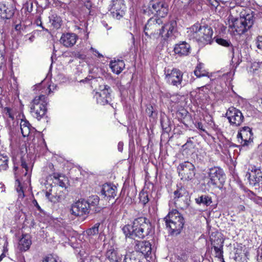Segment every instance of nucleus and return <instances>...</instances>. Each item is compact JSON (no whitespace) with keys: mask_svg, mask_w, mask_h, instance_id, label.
Instances as JSON below:
<instances>
[{"mask_svg":"<svg viewBox=\"0 0 262 262\" xmlns=\"http://www.w3.org/2000/svg\"><path fill=\"white\" fill-rule=\"evenodd\" d=\"M194 74L197 77L200 78L204 76H208L209 73L205 70L204 64L199 63L194 71Z\"/></svg>","mask_w":262,"mask_h":262,"instance_id":"29","label":"nucleus"},{"mask_svg":"<svg viewBox=\"0 0 262 262\" xmlns=\"http://www.w3.org/2000/svg\"><path fill=\"white\" fill-rule=\"evenodd\" d=\"M99 198L96 195H92L86 200L88 209L92 213H98L101 210V207L99 206Z\"/></svg>","mask_w":262,"mask_h":262,"instance_id":"19","label":"nucleus"},{"mask_svg":"<svg viewBox=\"0 0 262 262\" xmlns=\"http://www.w3.org/2000/svg\"><path fill=\"white\" fill-rule=\"evenodd\" d=\"M123 148V143L119 142L118 144V149L119 151L122 152Z\"/></svg>","mask_w":262,"mask_h":262,"instance_id":"48","label":"nucleus"},{"mask_svg":"<svg viewBox=\"0 0 262 262\" xmlns=\"http://www.w3.org/2000/svg\"><path fill=\"white\" fill-rule=\"evenodd\" d=\"M34 206L37 208V210L40 211V212L42 211V209H41L40 207L39 206V205H38V204L37 203L36 200H34L33 202Z\"/></svg>","mask_w":262,"mask_h":262,"instance_id":"49","label":"nucleus"},{"mask_svg":"<svg viewBox=\"0 0 262 262\" xmlns=\"http://www.w3.org/2000/svg\"><path fill=\"white\" fill-rule=\"evenodd\" d=\"M101 194L104 198L114 199L117 194V187L111 184L105 183L102 185Z\"/></svg>","mask_w":262,"mask_h":262,"instance_id":"20","label":"nucleus"},{"mask_svg":"<svg viewBox=\"0 0 262 262\" xmlns=\"http://www.w3.org/2000/svg\"><path fill=\"white\" fill-rule=\"evenodd\" d=\"M21 29V26L20 24H17L15 26V29L16 31H20Z\"/></svg>","mask_w":262,"mask_h":262,"instance_id":"53","label":"nucleus"},{"mask_svg":"<svg viewBox=\"0 0 262 262\" xmlns=\"http://www.w3.org/2000/svg\"><path fill=\"white\" fill-rule=\"evenodd\" d=\"M5 257V254L4 253H2L0 255V262L2 260V259Z\"/></svg>","mask_w":262,"mask_h":262,"instance_id":"56","label":"nucleus"},{"mask_svg":"<svg viewBox=\"0 0 262 262\" xmlns=\"http://www.w3.org/2000/svg\"><path fill=\"white\" fill-rule=\"evenodd\" d=\"M211 244L212 247L215 246H224V241L219 237H217L214 239H211Z\"/></svg>","mask_w":262,"mask_h":262,"instance_id":"40","label":"nucleus"},{"mask_svg":"<svg viewBox=\"0 0 262 262\" xmlns=\"http://www.w3.org/2000/svg\"><path fill=\"white\" fill-rule=\"evenodd\" d=\"M53 178L55 180L57 181V183L58 184V185L61 187H66V183L63 180H61L60 178L61 177V175L59 173H54Z\"/></svg>","mask_w":262,"mask_h":262,"instance_id":"38","label":"nucleus"},{"mask_svg":"<svg viewBox=\"0 0 262 262\" xmlns=\"http://www.w3.org/2000/svg\"><path fill=\"white\" fill-rule=\"evenodd\" d=\"M77 38V36L75 34L68 33L62 34L60 41L64 47H71L76 43Z\"/></svg>","mask_w":262,"mask_h":262,"instance_id":"21","label":"nucleus"},{"mask_svg":"<svg viewBox=\"0 0 262 262\" xmlns=\"http://www.w3.org/2000/svg\"><path fill=\"white\" fill-rule=\"evenodd\" d=\"M165 79L167 83L174 86L181 85L182 83L183 73L179 69H173L167 72L165 71Z\"/></svg>","mask_w":262,"mask_h":262,"instance_id":"11","label":"nucleus"},{"mask_svg":"<svg viewBox=\"0 0 262 262\" xmlns=\"http://www.w3.org/2000/svg\"><path fill=\"white\" fill-rule=\"evenodd\" d=\"M102 24L106 28L107 27V24L105 21H102Z\"/></svg>","mask_w":262,"mask_h":262,"instance_id":"61","label":"nucleus"},{"mask_svg":"<svg viewBox=\"0 0 262 262\" xmlns=\"http://www.w3.org/2000/svg\"><path fill=\"white\" fill-rule=\"evenodd\" d=\"M251 173H247L248 176L249 184L251 185L255 186L262 184V172L260 168H256L255 166L251 167Z\"/></svg>","mask_w":262,"mask_h":262,"instance_id":"16","label":"nucleus"},{"mask_svg":"<svg viewBox=\"0 0 262 262\" xmlns=\"http://www.w3.org/2000/svg\"><path fill=\"white\" fill-rule=\"evenodd\" d=\"M103 87L102 90L96 93L95 95L97 103L102 105L108 104L111 100L110 87L106 85H104Z\"/></svg>","mask_w":262,"mask_h":262,"instance_id":"15","label":"nucleus"},{"mask_svg":"<svg viewBox=\"0 0 262 262\" xmlns=\"http://www.w3.org/2000/svg\"><path fill=\"white\" fill-rule=\"evenodd\" d=\"M100 226V223H97L95 224L93 227L91 228H90L86 231V233L89 235H94L98 233L99 232V227Z\"/></svg>","mask_w":262,"mask_h":262,"instance_id":"35","label":"nucleus"},{"mask_svg":"<svg viewBox=\"0 0 262 262\" xmlns=\"http://www.w3.org/2000/svg\"><path fill=\"white\" fill-rule=\"evenodd\" d=\"M240 210H244L245 209V207L243 205H241L239 207Z\"/></svg>","mask_w":262,"mask_h":262,"instance_id":"60","label":"nucleus"},{"mask_svg":"<svg viewBox=\"0 0 262 262\" xmlns=\"http://www.w3.org/2000/svg\"><path fill=\"white\" fill-rule=\"evenodd\" d=\"M122 230L126 237L144 238L151 235L153 228L149 220L146 217H140L135 219L133 224L126 225Z\"/></svg>","mask_w":262,"mask_h":262,"instance_id":"1","label":"nucleus"},{"mask_svg":"<svg viewBox=\"0 0 262 262\" xmlns=\"http://www.w3.org/2000/svg\"><path fill=\"white\" fill-rule=\"evenodd\" d=\"M49 19L50 22L54 28L58 29L60 27L62 21L60 17L56 14H52L49 17Z\"/></svg>","mask_w":262,"mask_h":262,"instance_id":"31","label":"nucleus"},{"mask_svg":"<svg viewBox=\"0 0 262 262\" xmlns=\"http://www.w3.org/2000/svg\"><path fill=\"white\" fill-rule=\"evenodd\" d=\"M110 67L113 73L119 74L124 68L125 64L122 60L111 61L110 63Z\"/></svg>","mask_w":262,"mask_h":262,"instance_id":"28","label":"nucleus"},{"mask_svg":"<svg viewBox=\"0 0 262 262\" xmlns=\"http://www.w3.org/2000/svg\"><path fill=\"white\" fill-rule=\"evenodd\" d=\"M21 132L23 136L31 138L32 134L34 133V128H32L30 123L27 120L21 121L20 124Z\"/></svg>","mask_w":262,"mask_h":262,"instance_id":"24","label":"nucleus"},{"mask_svg":"<svg viewBox=\"0 0 262 262\" xmlns=\"http://www.w3.org/2000/svg\"><path fill=\"white\" fill-rule=\"evenodd\" d=\"M49 92L51 91V85H50L49 87Z\"/></svg>","mask_w":262,"mask_h":262,"instance_id":"63","label":"nucleus"},{"mask_svg":"<svg viewBox=\"0 0 262 262\" xmlns=\"http://www.w3.org/2000/svg\"><path fill=\"white\" fill-rule=\"evenodd\" d=\"M195 202L198 204H203L206 206L210 205L212 203V199L206 195H202L195 199Z\"/></svg>","mask_w":262,"mask_h":262,"instance_id":"30","label":"nucleus"},{"mask_svg":"<svg viewBox=\"0 0 262 262\" xmlns=\"http://www.w3.org/2000/svg\"><path fill=\"white\" fill-rule=\"evenodd\" d=\"M256 47L258 49L262 51V35L258 36L257 37Z\"/></svg>","mask_w":262,"mask_h":262,"instance_id":"43","label":"nucleus"},{"mask_svg":"<svg viewBox=\"0 0 262 262\" xmlns=\"http://www.w3.org/2000/svg\"><path fill=\"white\" fill-rule=\"evenodd\" d=\"M17 167H14V170L15 171L14 174L15 175V178H16V182L18 184V185L16 187V190L19 193V195H22V197L23 198L24 196V191L23 190V188L20 186V182L19 180L18 177H20V174L19 173V171H17Z\"/></svg>","mask_w":262,"mask_h":262,"instance_id":"32","label":"nucleus"},{"mask_svg":"<svg viewBox=\"0 0 262 262\" xmlns=\"http://www.w3.org/2000/svg\"><path fill=\"white\" fill-rule=\"evenodd\" d=\"M215 3H212L211 5L215 7H217L218 6V2L217 1H215Z\"/></svg>","mask_w":262,"mask_h":262,"instance_id":"57","label":"nucleus"},{"mask_svg":"<svg viewBox=\"0 0 262 262\" xmlns=\"http://www.w3.org/2000/svg\"><path fill=\"white\" fill-rule=\"evenodd\" d=\"M145 13L157 15L159 17H165L168 12V5L163 0H151L148 5Z\"/></svg>","mask_w":262,"mask_h":262,"instance_id":"7","label":"nucleus"},{"mask_svg":"<svg viewBox=\"0 0 262 262\" xmlns=\"http://www.w3.org/2000/svg\"><path fill=\"white\" fill-rule=\"evenodd\" d=\"M47 97L43 95L35 97L31 103L30 112L38 120H40L47 112Z\"/></svg>","mask_w":262,"mask_h":262,"instance_id":"4","label":"nucleus"},{"mask_svg":"<svg viewBox=\"0 0 262 262\" xmlns=\"http://www.w3.org/2000/svg\"><path fill=\"white\" fill-rule=\"evenodd\" d=\"M190 37L195 39L200 45L210 44L212 41L213 30L208 25L195 24L190 28Z\"/></svg>","mask_w":262,"mask_h":262,"instance_id":"2","label":"nucleus"},{"mask_svg":"<svg viewBox=\"0 0 262 262\" xmlns=\"http://www.w3.org/2000/svg\"><path fill=\"white\" fill-rule=\"evenodd\" d=\"M30 9H29V8H27V11L29 12H31L32 10V7H33V3L32 2L30 3Z\"/></svg>","mask_w":262,"mask_h":262,"instance_id":"55","label":"nucleus"},{"mask_svg":"<svg viewBox=\"0 0 262 262\" xmlns=\"http://www.w3.org/2000/svg\"><path fill=\"white\" fill-rule=\"evenodd\" d=\"M139 199L143 205H146L149 201L148 195L146 192H141L139 194Z\"/></svg>","mask_w":262,"mask_h":262,"instance_id":"36","label":"nucleus"},{"mask_svg":"<svg viewBox=\"0 0 262 262\" xmlns=\"http://www.w3.org/2000/svg\"><path fill=\"white\" fill-rule=\"evenodd\" d=\"M216 42L220 45L227 48L230 54L231 55L233 59L234 56V47L232 45L229 40L223 39L222 38H217L215 39Z\"/></svg>","mask_w":262,"mask_h":262,"instance_id":"27","label":"nucleus"},{"mask_svg":"<svg viewBox=\"0 0 262 262\" xmlns=\"http://www.w3.org/2000/svg\"><path fill=\"white\" fill-rule=\"evenodd\" d=\"M190 46L185 41L175 45L174 52L180 56H187L190 53Z\"/></svg>","mask_w":262,"mask_h":262,"instance_id":"22","label":"nucleus"},{"mask_svg":"<svg viewBox=\"0 0 262 262\" xmlns=\"http://www.w3.org/2000/svg\"><path fill=\"white\" fill-rule=\"evenodd\" d=\"M260 198L258 197V198H254V199H253V201H254V202H255V203H258V201L259 200H260Z\"/></svg>","mask_w":262,"mask_h":262,"instance_id":"58","label":"nucleus"},{"mask_svg":"<svg viewBox=\"0 0 262 262\" xmlns=\"http://www.w3.org/2000/svg\"><path fill=\"white\" fill-rule=\"evenodd\" d=\"M253 22V15L247 14L245 16L235 19L229 27L233 28L238 34L242 35L252 26Z\"/></svg>","mask_w":262,"mask_h":262,"instance_id":"6","label":"nucleus"},{"mask_svg":"<svg viewBox=\"0 0 262 262\" xmlns=\"http://www.w3.org/2000/svg\"><path fill=\"white\" fill-rule=\"evenodd\" d=\"M21 166L22 167V168L24 169V170L23 169V171H22L23 175L25 177H27V178H28L29 177V176H27V174H28V172L29 171V167H28L27 164L26 163V162L24 161L23 160H21Z\"/></svg>","mask_w":262,"mask_h":262,"instance_id":"42","label":"nucleus"},{"mask_svg":"<svg viewBox=\"0 0 262 262\" xmlns=\"http://www.w3.org/2000/svg\"><path fill=\"white\" fill-rule=\"evenodd\" d=\"M91 50H92L93 52H95L96 53H97L98 54V57L100 58V57H103V55L102 54H101L100 53H99L96 50H95L94 48H91Z\"/></svg>","mask_w":262,"mask_h":262,"instance_id":"52","label":"nucleus"},{"mask_svg":"<svg viewBox=\"0 0 262 262\" xmlns=\"http://www.w3.org/2000/svg\"><path fill=\"white\" fill-rule=\"evenodd\" d=\"M105 256L110 262H119L121 259L118 251L112 246L107 249Z\"/></svg>","mask_w":262,"mask_h":262,"instance_id":"26","label":"nucleus"},{"mask_svg":"<svg viewBox=\"0 0 262 262\" xmlns=\"http://www.w3.org/2000/svg\"><path fill=\"white\" fill-rule=\"evenodd\" d=\"M146 113L148 115L149 117L153 115L154 113V107L151 105L148 106L146 109Z\"/></svg>","mask_w":262,"mask_h":262,"instance_id":"47","label":"nucleus"},{"mask_svg":"<svg viewBox=\"0 0 262 262\" xmlns=\"http://www.w3.org/2000/svg\"><path fill=\"white\" fill-rule=\"evenodd\" d=\"M42 262H58L57 260L53 257L52 256H46Z\"/></svg>","mask_w":262,"mask_h":262,"instance_id":"46","label":"nucleus"},{"mask_svg":"<svg viewBox=\"0 0 262 262\" xmlns=\"http://www.w3.org/2000/svg\"><path fill=\"white\" fill-rule=\"evenodd\" d=\"M162 26L161 19L150 18L144 27V34L150 38H158L160 36L162 37Z\"/></svg>","mask_w":262,"mask_h":262,"instance_id":"5","label":"nucleus"},{"mask_svg":"<svg viewBox=\"0 0 262 262\" xmlns=\"http://www.w3.org/2000/svg\"><path fill=\"white\" fill-rule=\"evenodd\" d=\"M185 190L184 188H180L174 192V199L176 200L182 197L185 193Z\"/></svg>","mask_w":262,"mask_h":262,"instance_id":"41","label":"nucleus"},{"mask_svg":"<svg viewBox=\"0 0 262 262\" xmlns=\"http://www.w3.org/2000/svg\"><path fill=\"white\" fill-rule=\"evenodd\" d=\"M136 249L144 255L148 256L151 253V244L148 241L138 242L136 245Z\"/></svg>","mask_w":262,"mask_h":262,"instance_id":"23","label":"nucleus"},{"mask_svg":"<svg viewBox=\"0 0 262 262\" xmlns=\"http://www.w3.org/2000/svg\"><path fill=\"white\" fill-rule=\"evenodd\" d=\"M195 126L197 128H198L200 130L207 134V132L205 128L204 127V126L202 122H199L196 123L195 124Z\"/></svg>","mask_w":262,"mask_h":262,"instance_id":"45","label":"nucleus"},{"mask_svg":"<svg viewBox=\"0 0 262 262\" xmlns=\"http://www.w3.org/2000/svg\"><path fill=\"white\" fill-rule=\"evenodd\" d=\"M164 221L170 234L174 236L181 233L185 224L183 216L176 209L170 211L165 217Z\"/></svg>","mask_w":262,"mask_h":262,"instance_id":"3","label":"nucleus"},{"mask_svg":"<svg viewBox=\"0 0 262 262\" xmlns=\"http://www.w3.org/2000/svg\"><path fill=\"white\" fill-rule=\"evenodd\" d=\"M88 206L85 200H80L72 205L71 209V213L75 216H81L89 213L90 211Z\"/></svg>","mask_w":262,"mask_h":262,"instance_id":"13","label":"nucleus"},{"mask_svg":"<svg viewBox=\"0 0 262 262\" xmlns=\"http://www.w3.org/2000/svg\"><path fill=\"white\" fill-rule=\"evenodd\" d=\"M215 253V256L219 258H223V246H215L212 247Z\"/></svg>","mask_w":262,"mask_h":262,"instance_id":"37","label":"nucleus"},{"mask_svg":"<svg viewBox=\"0 0 262 262\" xmlns=\"http://www.w3.org/2000/svg\"><path fill=\"white\" fill-rule=\"evenodd\" d=\"M209 183L213 186L223 184L225 182V174L222 169L219 167L214 166L209 169Z\"/></svg>","mask_w":262,"mask_h":262,"instance_id":"9","label":"nucleus"},{"mask_svg":"<svg viewBox=\"0 0 262 262\" xmlns=\"http://www.w3.org/2000/svg\"><path fill=\"white\" fill-rule=\"evenodd\" d=\"M230 124L234 126H239L243 122L244 117L242 112L238 109L231 107L229 108L226 114Z\"/></svg>","mask_w":262,"mask_h":262,"instance_id":"10","label":"nucleus"},{"mask_svg":"<svg viewBox=\"0 0 262 262\" xmlns=\"http://www.w3.org/2000/svg\"><path fill=\"white\" fill-rule=\"evenodd\" d=\"M15 9L12 4L0 3V21L11 18L14 14Z\"/></svg>","mask_w":262,"mask_h":262,"instance_id":"14","label":"nucleus"},{"mask_svg":"<svg viewBox=\"0 0 262 262\" xmlns=\"http://www.w3.org/2000/svg\"><path fill=\"white\" fill-rule=\"evenodd\" d=\"M49 166L50 168H52L53 167V165L52 164H50Z\"/></svg>","mask_w":262,"mask_h":262,"instance_id":"62","label":"nucleus"},{"mask_svg":"<svg viewBox=\"0 0 262 262\" xmlns=\"http://www.w3.org/2000/svg\"><path fill=\"white\" fill-rule=\"evenodd\" d=\"M177 22L172 19L162 26V37L164 40L167 39L168 37L172 36L176 31Z\"/></svg>","mask_w":262,"mask_h":262,"instance_id":"17","label":"nucleus"},{"mask_svg":"<svg viewBox=\"0 0 262 262\" xmlns=\"http://www.w3.org/2000/svg\"><path fill=\"white\" fill-rule=\"evenodd\" d=\"M123 262H140V260L137 258L136 253H129L125 256Z\"/></svg>","mask_w":262,"mask_h":262,"instance_id":"33","label":"nucleus"},{"mask_svg":"<svg viewBox=\"0 0 262 262\" xmlns=\"http://www.w3.org/2000/svg\"><path fill=\"white\" fill-rule=\"evenodd\" d=\"M51 196V194L49 191H47L46 193V196L47 198L51 202L55 203L56 201H57V199L56 198V197H54L53 196Z\"/></svg>","mask_w":262,"mask_h":262,"instance_id":"44","label":"nucleus"},{"mask_svg":"<svg viewBox=\"0 0 262 262\" xmlns=\"http://www.w3.org/2000/svg\"><path fill=\"white\" fill-rule=\"evenodd\" d=\"M7 113L6 114H8L9 117L11 118H13V116L11 115V113H10V110L8 108H7Z\"/></svg>","mask_w":262,"mask_h":262,"instance_id":"54","label":"nucleus"},{"mask_svg":"<svg viewBox=\"0 0 262 262\" xmlns=\"http://www.w3.org/2000/svg\"><path fill=\"white\" fill-rule=\"evenodd\" d=\"M253 134L251 128L248 126L243 127L240 132L238 133L237 138L242 140L241 143L243 145H248L252 141Z\"/></svg>","mask_w":262,"mask_h":262,"instance_id":"18","label":"nucleus"},{"mask_svg":"<svg viewBox=\"0 0 262 262\" xmlns=\"http://www.w3.org/2000/svg\"><path fill=\"white\" fill-rule=\"evenodd\" d=\"M244 254L245 256L246 257H247V256H248V255H249V253H248V252L247 250H246V251L244 250Z\"/></svg>","mask_w":262,"mask_h":262,"instance_id":"59","label":"nucleus"},{"mask_svg":"<svg viewBox=\"0 0 262 262\" xmlns=\"http://www.w3.org/2000/svg\"><path fill=\"white\" fill-rule=\"evenodd\" d=\"M123 0H112L110 11L113 16L120 19L125 14V6Z\"/></svg>","mask_w":262,"mask_h":262,"instance_id":"12","label":"nucleus"},{"mask_svg":"<svg viewBox=\"0 0 262 262\" xmlns=\"http://www.w3.org/2000/svg\"><path fill=\"white\" fill-rule=\"evenodd\" d=\"M32 244L30 236L28 234L23 235L18 242V248L21 251H26Z\"/></svg>","mask_w":262,"mask_h":262,"instance_id":"25","label":"nucleus"},{"mask_svg":"<svg viewBox=\"0 0 262 262\" xmlns=\"http://www.w3.org/2000/svg\"><path fill=\"white\" fill-rule=\"evenodd\" d=\"M189 2H191V1H192V0H189Z\"/></svg>","mask_w":262,"mask_h":262,"instance_id":"64","label":"nucleus"},{"mask_svg":"<svg viewBox=\"0 0 262 262\" xmlns=\"http://www.w3.org/2000/svg\"><path fill=\"white\" fill-rule=\"evenodd\" d=\"M5 62V58L3 55L0 56V70Z\"/></svg>","mask_w":262,"mask_h":262,"instance_id":"50","label":"nucleus"},{"mask_svg":"<svg viewBox=\"0 0 262 262\" xmlns=\"http://www.w3.org/2000/svg\"><path fill=\"white\" fill-rule=\"evenodd\" d=\"M178 170L181 179L185 181L193 179L195 174L194 166L188 161L180 164L178 167Z\"/></svg>","mask_w":262,"mask_h":262,"instance_id":"8","label":"nucleus"},{"mask_svg":"<svg viewBox=\"0 0 262 262\" xmlns=\"http://www.w3.org/2000/svg\"><path fill=\"white\" fill-rule=\"evenodd\" d=\"M192 144H193V142L191 141V139H190V138H189L187 141V142L183 145V147H186V148L187 147V146L190 144V145H192Z\"/></svg>","mask_w":262,"mask_h":262,"instance_id":"51","label":"nucleus"},{"mask_svg":"<svg viewBox=\"0 0 262 262\" xmlns=\"http://www.w3.org/2000/svg\"><path fill=\"white\" fill-rule=\"evenodd\" d=\"M161 126H162L163 129L165 132H168L170 130L171 128L169 126V121H168V119H166V120H165L163 118L161 119Z\"/></svg>","mask_w":262,"mask_h":262,"instance_id":"39","label":"nucleus"},{"mask_svg":"<svg viewBox=\"0 0 262 262\" xmlns=\"http://www.w3.org/2000/svg\"><path fill=\"white\" fill-rule=\"evenodd\" d=\"M8 157L0 154V171L5 170L8 167Z\"/></svg>","mask_w":262,"mask_h":262,"instance_id":"34","label":"nucleus"}]
</instances>
